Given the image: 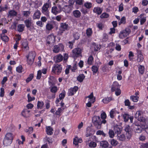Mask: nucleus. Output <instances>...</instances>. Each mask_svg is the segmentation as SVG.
Segmentation results:
<instances>
[{
	"label": "nucleus",
	"mask_w": 148,
	"mask_h": 148,
	"mask_svg": "<svg viewBox=\"0 0 148 148\" xmlns=\"http://www.w3.org/2000/svg\"><path fill=\"white\" fill-rule=\"evenodd\" d=\"M92 121L95 127L98 129H100L101 127V124H105L107 121L106 120H101L100 116H95L92 117Z\"/></svg>",
	"instance_id": "1"
},
{
	"label": "nucleus",
	"mask_w": 148,
	"mask_h": 148,
	"mask_svg": "<svg viewBox=\"0 0 148 148\" xmlns=\"http://www.w3.org/2000/svg\"><path fill=\"white\" fill-rule=\"evenodd\" d=\"M13 137L12 134L10 133H8L5 135L3 139V143L5 146L10 145L12 143Z\"/></svg>",
	"instance_id": "2"
},
{
	"label": "nucleus",
	"mask_w": 148,
	"mask_h": 148,
	"mask_svg": "<svg viewBox=\"0 0 148 148\" xmlns=\"http://www.w3.org/2000/svg\"><path fill=\"white\" fill-rule=\"evenodd\" d=\"M69 28L70 27L66 23H61L59 27V31L58 32V35L59 36L62 35L64 32L69 30Z\"/></svg>",
	"instance_id": "3"
},
{
	"label": "nucleus",
	"mask_w": 148,
	"mask_h": 148,
	"mask_svg": "<svg viewBox=\"0 0 148 148\" xmlns=\"http://www.w3.org/2000/svg\"><path fill=\"white\" fill-rule=\"evenodd\" d=\"M82 49L79 48H77L72 50V56L75 59L81 56Z\"/></svg>",
	"instance_id": "4"
},
{
	"label": "nucleus",
	"mask_w": 148,
	"mask_h": 148,
	"mask_svg": "<svg viewBox=\"0 0 148 148\" xmlns=\"http://www.w3.org/2000/svg\"><path fill=\"white\" fill-rule=\"evenodd\" d=\"M62 70V66L60 64H56L54 65L52 71L54 73L59 75L61 72Z\"/></svg>",
	"instance_id": "5"
},
{
	"label": "nucleus",
	"mask_w": 148,
	"mask_h": 148,
	"mask_svg": "<svg viewBox=\"0 0 148 148\" xmlns=\"http://www.w3.org/2000/svg\"><path fill=\"white\" fill-rule=\"evenodd\" d=\"M131 32V30L129 27L126 28L125 29L121 32L119 34V37L123 38L127 36Z\"/></svg>",
	"instance_id": "6"
},
{
	"label": "nucleus",
	"mask_w": 148,
	"mask_h": 148,
	"mask_svg": "<svg viewBox=\"0 0 148 148\" xmlns=\"http://www.w3.org/2000/svg\"><path fill=\"white\" fill-rule=\"evenodd\" d=\"M51 6L50 3L48 2L44 4L42 8V12L46 15H49L48 8Z\"/></svg>",
	"instance_id": "7"
},
{
	"label": "nucleus",
	"mask_w": 148,
	"mask_h": 148,
	"mask_svg": "<svg viewBox=\"0 0 148 148\" xmlns=\"http://www.w3.org/2000/svg\"><path fill=\"white\" fill-rule=\"evenodd\" d=\"M64 47L62 44H59L54 46L53 51L55 53H58L60 51H63L64 49Z\"/></svg>",
	"instance_id": "8"
},
{
	"label": "nucleus",
	"mask_w": 148,
	"mask_h": 148,
	"mask_svg": "<svg viewBox=\"0 0 148 148\" xmlns=\"http://www.w3.org/2000/svg\"><path fill=\"white\" fill-rule=\"evenodd\" d=\"M62 11V7L60 5H58L57 6H54L52 8L51 12L55 15L60 13Z\"/></svg>",
	"instance_id": "9"
},
{
	"label": "nucleus",
	"mask_w": 148,
	"mask_h": 148,
	"mask_svg": "<svg viewBox=\"0 0 148 148\" xmlns=\"http://www.w3.org/2000/svg\"><path fill=\"white\" fill-rule=\"evenodd\" d=\"M78 89V87L75 86L73 88L69 89L68 92V95L70 96L73 95L77 90Z\"/></svg>",
	"instance_id": "10"
},
{
	"label": "nucleus",
	"mask_w": 148,
	"mask_h": 148,
	"mask_svg": "<svg viewBox=\"0 0 148 148\" xmlns=\"http://www.w3.org/2000/svg\"><path fill=\"white\" fill-rule=\"evenodd\" d=\"M72 10V7L70 5H65L62 8L63 11L67 13H69Z\"/></svg>",
	"instance_id": "11"
},
{
	"label": "nucleus",
	"mask_w": 148,
	"mask_h": 148,
	"mask_svg": "<svg viewBox=\"0 0 148 148\" xmlns=\"http://www.w3.org/2000/svg\"><path fill=\"white\" fill-rule=\"evenodd\" d=\"M119 88L120 87L118 83L117 82H114L112 85L111 90L113 92Z\"/></svg>",
	"instance_id": "12"
},
{
	"label": "nucleus",
	"mask_w": 148,
	"mask_h": 148,
	"mask_svg": "<svg viewBox=\"0 0 148 148\" xmlns=\"http://www.w3.org/2000/svg\"><path fill=\"white\" fill-rule=\"evenodd\" d=\"M114 130L115 134H117L118 135L121 134L122 129L120 126L116 125L114 127Z\"/></svg>",
	"instance_id": "13"
},
{
	"label": "nucleus",
	"mask_w": 148,
	"mask_h": 148,
	"mask_svg": "<svg viewBox=\"0 0 148 148\" xmlns=\"http://www.w3.org/2000/svg\"><path fill=\"white\" fill-rule=\"evenodd\" d=\"M137 60L138 62H142L143 60V55L141 54V52L140 51H138L137 53Z\"/></svg>",
	"instance_id": "14"
},
{
	"label": "nucleus",
	"mask_w": 148,
	"mask_h": 148,
	"mask_svg": "<svg viewBox=\"0 0 148 148\" xmlns=\"http://www.w3.org/2000/svg\"><path fill=\"white\" fill-rule=\"evenodd\" d=\"M41 13L40 11L37 10L34 13L33 16V18L34 19H39L40 18Z\"/></svg>",
	"instance_id": "15"
},
{
	"label": "nucleus",
	"mask_w": 148,
	"mask_h": 148,
	"mask_svg": "<svg viewBox=\"0 0 148 148\" xmlns=\"http://www.w3.org/2000/svg\"><path fill=\"white\" fill-rule=\"evenodd\" d=\"M100 146L103 148H106L108 147L109 144L106 141H102L100 143Z\"/></svg>",
	"instance_id": "16"
},
{
	"label": "nucleus",
	"mask_w": 148,
	"mask_h": 148,
	"mask_svg": "<svg viewBox=\"0 0 148 148\" xmlns=\"http://www.w3.org/2000/svg\"><path fill=\"white\" fill-rule=\"evenodd\" d=\"M46 128L47 134L48 135H52L53 133L52 131H53V128L50 126H46Z\"/></svg>",
	"instance_id": "17"
},
{
	"label": "nucleus",
	"mask_w": 148,
	"mask_h": 148,
	"mask_svg": "<svg viewBox=\"0 0 148 148\" xmlns=\"http://www.w3.org/2000/svg\"><path fill=\"white\" fill-rule=\"evenodd\" d=\"M17 13L15 10H11L8 12L9 16L10 17H14L17 16Z\"/></svg>",
	"instance_id": "18"
},
{
	"label": "nucleus",
	"mask_w": 148,
	"mask_h": 148,
	"mask_svg": "<svg viewBox=\"0 0 148 148\" xmlns=\"http://www.w3.org/2000/svg\"><path fill=\"white\" fill-rule=\"evenodd\" d=\"M93 11L94 12L97 14L98 15L100 14L102 12V10L99 7H95L93 10Z\"/></svg>",
	"instance_id": "19"
},
{
	"label": "nucleus",
	"mask_w": 148,
	"mask_h": 148,
	"mask_svg": "<svg viewBox=\"0 0 148 148\" xmlns=\"http://www.w3.org/2000/svg\"><path fill=\"white\" fill-rule=\"evenodd\" d=\"M73 14L74 16L77 18H79L81 15V13L77 10H76L73 12Z\"/></svg>",
	"instance_id": "20"
},
{
	"label": "nucleus",
	"mask_w": 148,
	"mask_h": 148,
	"mask_svg": "<svg viewBox=\"0 0 148 148\" xmlns=\"http://www.w3.org/2000/svg\"><path fill=\"white\" fill-rule=\"evenodd\" d=\"M122 116L123 117L124 121L127 122L129 120L130 116L128 114L125 113L124 114H122Z\"/></svg>",
	"instance_id": "21"
},
{
	"label": "nucleus",
	"mask_w": 148,
	"mask_h": 148,
	"mask_svg": "<svg viewBox=\"0 0 148 148\" xmlns=\"http://www.w3.org/2000/svg\"><path fill=\"white\" fill-rule=\"evenodd\" d=\"M1 38L3 41L7 42L9 40V37L6 35H0Z\"/></svg>",
	"instance_id": "22"
},
{
	"label": "nucleus",
	"mask_w": 148,
	"mask_h": 148,
	"mask_svg": "<svg viewBox=\"0 0 148 148\" xmlns=\"http://www.w3.org/2000/svg\"><path fill=\"white\" fill-rule=\"evenodd\" d=\"M36 55V54L35 52L31 51L28 54V60H29V58H30L34 59Z\"/></svg>",
	"instance_id": "23"
},
{
	"label": "nucleus",
	"mask_w": 148,
	"mask_h": 148,
	"mask_svg": "<svg viewBox=\"0 0 148 148\" xmlns=\"http://www.w3.org/2000/svg\"><path fill=\"white\" fill-rule=\"evenodd\" d=\"M28 29H30L31 31L34 28L33 24L32 21L31 19L28 18Z\"/></svg>",
	"instance_id": "24"
},
{
	"label": "nucleus",
	"mask_w": 148,
	"mask_h": 148,
	"mask_svg": "<svg viewBox=\"0 0 148 148\" xmlns=\"http://www.w3.org/2000/svg\"><path fill=\"white\" fill-rule=\"evenodd\" d=\"M25 27L24 25L23 24H19L17 26V31L19 32H22Z\"/></svg>",
	"instance_id": "25"
},
{
	"label": "nucleus",
	"mask_w": 148,
	"mask_h": 148,
	"mask_svg": "<svg viewBox=\"0 0 148 148\" xmlns=\"http://www.w3.org/2000/svg\"><path fill=\"white\" fill-rule=\"evenodd\" d=\"M85 76L83 74L79 75L77 77V80L80 82H82L83 81L85 78Z\"/></svg>",
	"instance_id": "26"
},
{
	"label": "nucleus",
	"mask_w": 148,
	"mask_h": 148,
	"mask_svg": "<svg viewBox=\"0 0 148 148\" xmlns=\"http://www.w3.org/2000/svg\"><path fill=\"white\" fill-rule=\"evenodd\" d=\"M63 59V56L61 54H59L57 56L56 60L55 62L57 63L61 61Z\"/></svg>",
	"instance_id": "27"
},
{
	"label": "nucleus",
	"mask_w": 148,
	"mask_h": 148,
	"mask_svg": "<svg viewBox=\"0 0 148 148\" xmlns=\"http://www.w3.org/2000/svg\"><path fill=\"white\" fill-rule=\"evenodd\" d=\"M138 68L139 73L142 75L144 73L145 71L144 66L141 65H139V66L138 67Z\"/></svg>",
	"instance_id": "28"
},
{
	"label": "nucleus",
	"mask_w": 148,
	"mask_h": 148,
	"mask_svg": "<svg viewBox=\"0 0 148 148\" xmlns=\"http://www.w3.org/2000/svg\"><path fill=\"white\" fill-rule=\"evenodd\" d=\"M22 50L23 51H25L26 50V48L28 47V42H22Z\"/></svg>",
	"instance_id": "29"
},
{
	"label": "nucleus",
	"mask_w": 148,
	"mask_h": 148,
	"mask_svg": "<svg viewBox=\"0 0 148 148\" xmlns=\"http://www.w3.org/2000/svg\"><path fill=\"white\" fill-rule=\"evenodd\" d=\"M16 70L17 72L19 73H21L22 72L24 71L21 65H19L17 67H16Z\"/></svg>",
	"instance_id": "30"
},
{
	"label": "nucleus",
	"mask_w": 148,
	"mask_h": 148,
	"mask_svg": "<svg viewBox=\"0 0 148 148\" xmlns=\"http://www.w3.org/2000/svg\"><path fill=\"white\" fill-rule=\"evenodd\" d=\"M108 134L109 136L111 138H112L114 136V131L112 129H110L108 131Z\"/></svg>",
	"instance_id": "31"
},
{
	"label": "nucleus",
	"mask_w": 148,
	"mask_h": 148,
	"mask_svg": "<svg viewBox=\"0 0 148 148\" xmlns=\"http://www.w3.org/2000/svg\"><path fill=\"white\" fill-rule=\"evenodd\" d=\"M96 134L97 135H102L104 137L106 136H108L107 134L104 133L103 131L98 130L96 132Z\"/></svg>",
	"instance_id": "32"
},
{
	"label": "nucleus",
	"mask_w": 148,
	"mask_h": 148,
	"mask_svg": "<svg viewBox=\"0 0 148 148\" xmlns=\"http://www.w3.org/2000/svg\"><path fill=\"white\" fill-rule=\"evenodd\" d=\"M118 138L120 140L124 141L125 139V135L123 134L120 135H117Z\"/></svg>",
	"instance_id": "33"
},
{
	"label": "nucleus",
	"mask_w": 148,
	"mask_h": 148,
	"mask_svg": "<svg viewBox=\"0 0 148 148\" xmlns=\"http://www.w3.org/2000/svg\"><path fill=\"white\" fill-rule=\"evenodd\" d=\"M92 3L90 2H87L84 4V6L86 8L90 9L92 7Z\"/></svg>",
	"instance_id": "34"
},
{
	"label": "nucleus",
	"mask_w": 148,
	"mask_h": 148,
	"mask_svg": "<svg viewBox=\"0 0 148 148\" xmlns=\"http://www.w3.org/2000/svg\"><path fill=\"white\" fill-rule=\"evenodd\" d=\"M53 28V25L51 23H47L46 25V29L48 30H51Z\"/></svg>",
	"instance_id": "35"
},
{
	"label": "nucleus",
	"mask_w": 148,
	"mask_h": 148,
	"mask_svg": "<svg viewBox=\"0 0 148 148\" xmlns=\"http://www.w3.org/2000/svg\"><path fill=\"white\" fill-rule=\"evenodd\" d=\"M142 130L143 129L140 126H137L136 127V128L135 132H136L138 133H140L142 132Z\"/></svg>",
	"instance_id": "36"
},
{
	"label": "nucleus",
	"mask_w": 148,
	"mask_h": 148,
	"mask_svg": "<svg viewBox=\"0 0 148 148\" xmlns=\"http://www.w3.org/2000/svg\"><path fill=\"white\" fill-rule=\"evenodd\" d=\"M141 113L142 112L140 111H138L136 112L135 117L137 119H139L142 116L141 114Z\"/></svg>",
	"instance_id": "37"
},
{
	"label": "nucleus",
	"mask_w": 148,
	"mask_h": 148,
	"mask_svg": "<svg viewBox=\"0 0 148 148\" xmlns=\"http://www.w3.org/2000/svg\"><path fill=\"white\" fill-rule=\"evenodd\" d=\"M115 109H112L110 112V117L113 119L114 118V114L115 113Z\"/></svg>",
	"instance_id": "38"
},
{
	"label": "nucleus",
	"mask_w": 148,
	"mask_h": 148,
	"mask_svg": "<svg viewBox=\"0 0 148 148\" xmlns=\"http://www.w3.org/2000/svg\"><path fill=\"white\" fill-rule=\"evenodd\" d=\"M58 88L56 86H54L50 88V91L51 92L55 93L57 91Z\"/></svg>",
	"instance_id": "39"
},
{
	"label": "nucleus",
	"mask_w": 148,
	"mask_h": 148,
	"mask_svg": "<svg viewBox=\"0 0 148 148\" xmlns=\"http://www.w3.org/2000/svg\"><path fill=\"white\" fill-rule=\"evenodd\" d=\"M111 100L110 97L104 98L103 99V102L105 103H107L109 102Z\"/></svg>",
	"instance_id": "40"
},
{
	"label": "nucleus",
	"mask_w": 148,
	"mask_h": 148,
	"mask_svg": "<svg viewBox=\"0 0 148 148\" xmlns=\"http://www.w3.org/2000/svg\"><path fill=\"white\" fill-rule=\"evenodd\" d=\"M63 109L61 108H59L56 112V114L57 115H60V113L63 111Z\"/></svg>",
	"instance_id": "41"
},
{
	"label": "nucleus",
	"mask_w": 148,
	"mask_h": 148,
	"mask_svg": "<svg viewBox=\"0 0 148 148\" xmlns=\"http://www.w3.org/2000/svg\"><path fill=\"white\" fill-rule=\"evenodd\" d=\"M92 70L93 73H95L98 71V68L95 66H93L92 67Z\"/></svg>",
	"instance_id": "42"
},
{
	"label": "nucleus",
	"mask_w": 148,
	"mask_h": 148,
	"mask_svg": "<svg viewBox=\"0 0 148 148\" xmlns=\"http://www.w3.org/2000/svg\"><path fill=\"white\" fill-rule=\"evenodd\" d=\"M93 61V58L92 56H90L88 58V64H91L92 62Z\"/></svg>",
	"instance_id": "43"
},
{
	"label": "nucleus",
	"mask_w": 148,
	"mask_h": 148,
	"mask_svg": "<svg viewBox=\"0 0 148 148\" xmlns=\"http://www.w3.org/2000/svg\"><path fill=\"white\" fill-rule=\"evenodd\" d=\"M110 143L111 145L113 146H115L117 144V141L114 139H111L110 140Z\"/></svg>",
	"instance_id": "44"
},
{
	"label": "nucleus",
	"mask_w": 148,
	"mask_h": 148,
	"mask_svg": "<svg viewBox=\"0 0 148 148\" xmlns=\"http://www.w3.org/2000/svg\"><path fill=\"white\" fill-rule=\"evenodd\" d=\"M138 97L137 96H132L130 97V99L134 102H136L138 101Z\"/></svg>",
	"instance_id": "45"
},
{
	"label": "nucleus",
	"mask_w": 148,
	"mask_h": 148,
	"mask_svg": "<svg viewBox=\"0 0 148 148\" xmlns=\"http://www.w3.org/2000/svg\"><path fill=\"white\" fill-rule=\"evenodd\" d=\"M89 146L90 147H95L97 146V144L95 142L91 141L89 144Z\"/></svg>",
	"instance_id": "46"
},
{
	"label": "nucleus",
	"mask_w": 148,
	"mask_h": 148,
	"mask_svg": "<svg viewBox=\"0 0 148 148\" xmlns=\"http://www.w3.org/2000/svg\"><path fill=\"white\" fill-rule=\"evenodd\" d=\"M95 98L93 99V100L92 101L91 100H89L88 102L86 104V106L88 107H90L91 106L92 103H93L95 101Z\"/></svg>",
	"instance_id": "47"
},
{
	"label": "nucleus",
	"mask_w": 148,
	"mask_h": 148,
	"mask_svg": "<svg viewBox=\"0 0 148 148\" xmlns=\"http://www.w3.org/2000/svg\"><path fill=\"white\" fill-rule=\"evenodd\" d=\"M44 103L43 102L38 101V104L37 106V108H40V109H41Z\"/></svg>",
	"instance_id": "48"
},
{
	"label": "nucleus",
	"mask_w": 148,
	"mask_h": 148,
	"mask_svg": "<svg viewBox=\"0 0 148 148\" xmlns=\"http://www.w3.org/2000/svg\"><path fill=\"white\" fill-rule=\"evenodd\" d=\"M125 16L122 17L120 22H119V25H120L121 23L125 24Z\"/></svg>",
	"instance_id": "49"
},
{
	"label": "nucleus",
	"mask_w": 148,
	"mask_h": 148,
	"mask_svg": "<svg viewBox=\"0 0 148 148\" xmlns=\"http://www.w3.org/2000/svg\"><path fill=\"white\" fill-rule=\"evenodd\" d=\"M0 97H3L4 95V89L3 88L1 87L0 88Z\"/></svg>",
	"instance_id": "50"
},
{
	"label": "nucleus",
	"mask_w": 148,
	"mask_h": 148,
	"mask_svg": "<svg viewBox=\"0 0 148 148\" xmlns=\"http://www.w3.org/2000/svg\"><path fill=\"white\" fill-rule=\"evenodd\" d=\"M108 36L107 34L104 33L103 34V36L102 39V41L106 42L108 39Z\"/></svg>",
	"instance_id": "51"
},
{
	"label": "nucleus",
	"mask_w": 148,
	"mask_h": 148,
	"mask_svg": "<svg viewBox=\"0 0 148 148\" xmlns=\"http://www.w3.org/2000/svg\"><path fill=\"white\" fill-rule=\"evenodd\" d=\"M106 113L104 112L102 113L101 115V117L102 120H105V119L106 118Z\"/></svg>",
	"instance_id": "52"
},
{
	"label": "nucleus",
	"mask_w": 148,
	"mask_h": 148,
	"mask_svg": "<svg viewBox=\"0 0 148 148\" xmlns=\"http://www.w3.org/2000/svg\"><path fill=\"white\" fill-rule=\"evenodd\" d=\"M42 74V71L40 70H39L38 71L37 74L36 76L37 79H40L41 77Z\"/></svg>",
	"instance_id": "53"
},
{
	"label": "nucleus",
	"mask_w": 148,
	"mask_h": 148,
	"mask_svg": "<svg viewBox=\"0 0 148 148\" xmlns=\"http://www.w3.org/2000/svg\"><path fill=\"white\" fill-rule=\"evenodd\" d=\"M73 36L75 40H78L79 38V35L77 32H75L73 34Z\"/></svg>",
	"instance_id": "54"
},
{
	"label": "nucleus",
	"mask_w": 148,
	"mask_h": 148,
	"mask_svg": "<svg viewBox=\"0 0 148 148\" xmlns=\"http://www.w3.org/2000/svg\"><path fill=\"white\" fill-rule=\"evenodd\" d=\"M146 21V17L143 16L141 18L140 20V24L141 25H143Z\"/></svg>",
	"instance_id": "55"
},
{
	"label": "nucleus",
	"mask_w": 148,
	"mask_h": 148,
	"mask_svg": "<svg viewBox=\"0 0 148 148\" xmlns=\"http://www.w3.org/2000/svg\"><path fill=\"white\" fill-rule=\"evenodd\" d=\"M125 130L126 132H131V129L129 125L126 126L125 128Z\"/></svg>",
	"instance_id": "56"
},
{
	"label": "nucleus",
	"mask_w": 148,
	"mask_h": 148,
	"mask_svg": "<svg viewBox=\"0 0 148 148\" xmlns=\"http://www.w3.org/2000/svg\"><path fill=\"white\" fill-rule=\"evenodd\" d=\"M84 2V0H76L75 1L76 4L79 5H82Z\"/></svg>",
	"instance_id": "57"
},
{
	"label": "nucleus",
	"mask_w": 148,
	"mask_h": 148,
	"mask_svg": "<svg viewBox=\"0 0 148 148\" xmlns=\"http://www.w3.org/2000/svg\"><path fill=\"white\" fill-rule=\"evenodd\" d=\"M86 98H89L90 100H91L92 101L93 100V99L94 98H95V97H93V92H92L87 97H86Z\"/></svg>",
	"instance_id": "58"
},
{
	"label": "nucleus",
	"mask_w": 148,
	"mask_h": 148,
	"mask_svg": "<svg viewBox=\"0 0 148 148\" xmlns=\"http://www.w3.org/2000/svg\"><path fill=\"white\" fill-rule=\"evenodd\" d=\"M97 27L100 29L102 30L103 27V25L101 23L97 24Z\"/></svg>",
	"instance_id": "59"
},
{
	"label": "nucleus",
	"mask_w": 148,
	"mask_h": 148,
	"mask_svg": "<svg viewBox=\"0 0 148 148\" xmlns=\"http://www.w3.org/2000/svg\"><path fill=\"white\" fill-rule=\"evenodd\" d=\"M109 16V15L108 14L106 13H103L100 16L101 18H107Z\"/></svg>",
	"instance_id": "60"
},
{
	"label": "nucleus",
	"mask_w": 148,
	"mask_h": 148,
	"mask_svg": "<svg viewBox=\"0 0 148 148\" xmlns=\"http://www.w3.org/2000/svg\"><path fill=\"white\" fill-rule=\"evenodd\" d=\"M65 96V93L64 92H62L60 93L59 95V99L61 100L63 99Z\"/></svg>",
	"instance_id": "61"
},
{
	"label": "nucleus",
	"mask_w": 148,
	"mask_h": 148,
	"mask_svg": "<svg viewBox=\"0 0 148 148\" xmlns=\"http://www.w3.org/2000/svg\"><path fill=\"white\" fill-rule=\"evenodd\" d=\"M73 144L75 145H78V137H75L73 139Z\"/></svg>",
	"instance_id": "62"
},
{
	"label": "nucleus",
	"mask_w": 148,
	"mask_h": 148,
	"mask_svg": "<svg viewBox=\"0 0 148 148\" xmlns=\"http://www.w3.org/2000/svg\"><path fill=\"white\" fill-rule=\"evenodd\" d=\"M126 135L127 138L128 139V140H130L132 137L131 132L126 133Z\"/></svg>",
	"instance_id": "63"
},
{
	"label": "nucleus",
	"mask_w": 148,
	"mask_h": 148,
	"mask_svg": "<svg viewBox=\"0 0 148 148\" xmlns=\"http://www.w3.org/2000/svg\"><path fill=\"white\" fill-rule=\"evenodd\" d=\"M123 5L122 3H121L119 6V12L122 11L123 10Z\"/></svg>",
	"instance_id": "64"
}]
</instances>
